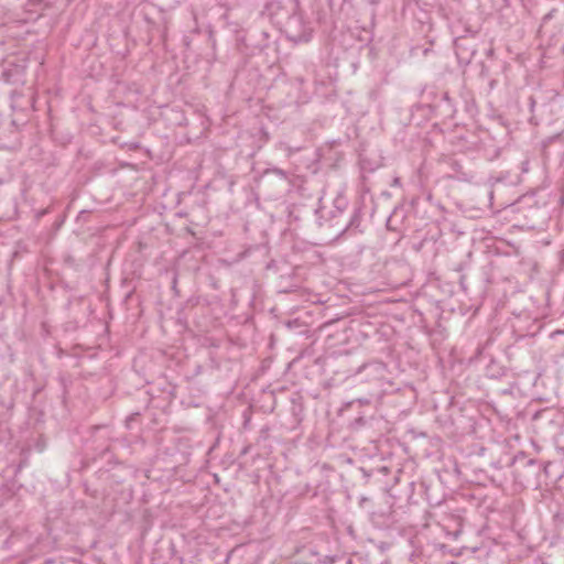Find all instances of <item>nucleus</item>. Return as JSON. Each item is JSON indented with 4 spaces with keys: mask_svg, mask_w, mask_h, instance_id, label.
Here are the masks:
<instances>
[{
    "mask_svg": "<svg viewBox=\"0 0 564 564\" xmlns=\"http://www.w3.org/2000/svg\"><path fill=\"white\" fill-rule=\"evenodd\" d=\"M334 563L335 562V557L334 556H324V560H322V563Z\"/></svg>",
    "mask_w": 564,
    "mask_h": 564,
    "instance_id": "obj_11",
    "label": "nucleus"
},
{
    "mask_svg": "<svg viewBox=\"0 0 564 564\" xmlns=\"http://www.w3.org/2000/svg\"><path fill=\"white\" fill-rule=\"evenodd\" d=\"M404 284H405V281H395L393 283L394 286L404 285Z\"/></svg>",
    "mask_w": 564,
    "mask_h": 564,
    "instance_id": "obj_13",
    "label": "nucleus"
},
{
    "mask_svg": "<svg viewBox=\"0 0 564 564\" xmlns=\"http://www.w3.org/2000/svg\"><path fill=\"white\" fill-rule=\"evenodd\" d=\"M334 204L338 213H343L347 206V203L344 197H337Z\"/></svg>",
    "mask_w": 564,
    "mask_h": 564,
    "instance_id": "obj_6",
    "label": "nucleus"
},
{
    "mask_svg": "<svg viewBox=\"0 0 564 564\" xmlns=\"http://www.w3.org/2000/svg\"><path fill=\"white\" fill-rule=\"evenodd\" d=\"M356 422H358V423H364V419H362V417H359V419H357V420H356Z\"/></svg>",
    "mask_w": 564,
    "mask_h": 564,
    "instance_id": "obj_14",
    "label": "nucleus"
},
{
    "mask_svg": "<svg viewBox=\"0 0 564 564\" xmlns=\"http://www.w3.org/2000/svg\"><path fill=\"white\" fill-rule=\"evenodd\" d=\"M518 180V175H516L514 178L510 180V172H507L506 174H501L499 177H497V182H506L509 181V183L513 184Z\"/></svg>",
    "mask_w": 564,
    "mask_h": 564,
    "instance_id": "obj_7",
    "label": "nucleus"
},
{
    "mask_svg": "<svg viewBox=\"0 0 564 564\" xmlns=\"http://www.w3.org/2000/svg\"><path fill=\"white\" fill-rule=\"evenodd\" d=\"M48 213V209H41L36 213V218L40 219L41 217H43L44 215H46Z\"/></svg>",
    "mask_w": 564,
    "mask_h": 564,
    "instance_id": "obj_10",
    "label": "nucleus"
},
{
    "mask_svg": "<svg viewBox=\"0 0 564 564\" xmlns=\"http://www.w3.org/2000/svg\"><path fill=\"white\" fill-rule=\"evenodd\" d=\"M275 173L276 175L281 176L282 178H286V173L283 171V170H280V169H273V170H268L265 173Z\"/></svg>",
    "mask_w": 564,
    "mask_h": 564,
    "instance_id": "obj_9",
    "label": "nucleus"
},
{
    "mask_svg": "<svg viewBox=\"0 0 564 564\" xmlns=\"http://www.w3.org/2000/svg\"><path fill=\"white\" fill-rule=\"evenodd\" d=\"M347 564H352L351 560H348Z\"/></svg>",
    "mask_w": 564,
    "mask_h": 564,
    "instance_id": "obj_16",
    "label": "nucleus"
},
{
    "mask_svg": "<svg viewBox=\"0 0 564 564\" xmlns=\"http://www.w3.org/2000/svg\"><path fill=\"white\" fill-rule=\"evenodd\" d=\"M296 553L300 555L297 560L299 564H319L322 563V558L313 547L311 546H302L296 550Z\"/></svg>",
    "mask_w": 564,
    "mask_h": 564,
    "instance_id": "obj_3",
    "label": "nucleus"
},
{
    "mask_svg": "<svg viewBox=\"0 0 564 564\" xmlns=\"http://www.w3.org/2000/svg\"><path fill=\"white\" fill-rule=\"evenodd\" d=\"M360 221H361L360 209L355 208L352 215L350 216V219L348 221L346 229H352V228L357 229L360 226Z\"/></svg>",
    "mask_w": 564,
    "mask_h": 564,
    "instance_id": "obj_4",
    "label": "nucleus"
},
{
    "mask_svg": "<svg viewBox=\"0 0 564 564\" xmlns=\"http://www.w3.org/2000/svg\"><path fill=\"white\" fill-rule=\"evenodd\" d=\"M367 380H369L372 386L380 387V380L383 378L386 372V367L382 362H375L365 365L361 371Z\"/></svg>",
    "mask_w": 564,
    "mask_h": 564,
    "instance_id": "obj_1",
    "label": "nucleus"
},
{
    "mask_svg": "<svg viewBox=\"0 0 564 564\" xmlns=\"http://www.w3.org/2000/svg\"><path fill=\"white\" fill-rule=\"evenodd\" d=\"M453 167L456 170L457 173H459L460 178L468 180V178L473 177V175L470 173L463 171L462 166L457 162H455L453 164Z\"/></svg>",
    "mask_w": 564,
    "mask_h": 564,
    "instance_id": "obj_5",
    "label": "nucleus"
},
{
    "mask_svg": "<svg viewBox=\"0 0 564 564\" xmlns=\"http://www.w3.org/2000/svg\"><path fill=\"white\" fill-rule=\"evenodd\" d=\"M400 268L401 269H406V265L405 264H401Z\"/></svg>",
    "mask_w": 564,
    "mask_h": 564,
    "instance_id": "obj_15",
    "label": "nucleus"
},
{
    "mask_svg": "<svg viewBox=\"0 0 564 564\" xmlns=\"http://www.w3.org/2000/svg\"><path fill=\"white\" fill-rule=\"evenodd\" d=\"M455 51L460 62L469 63L476 50L468 46V39L458 37L455 40Z\"/></svg>",
    "mask_w": 564,
    "mask_h": 564,
    "instance_id": "obj_2",
    "label": "nucleus"
},
{
    "mask_svg": "<svg viewBox=\"0 0 564 564\" xmlns=\"http://www.w3.org/2000/svg\"><path fill=\"white\" fill-rule=\"evenodd\" d=\"M375 395V392H369V397L366 398H358L356 402L360 403L361 405H368L370 404L371 397Z\"/></svg>",
    "mask_w": 564,
    "mask_h": 564,
    "instance_id": "obj_8",
    "label": "nucleus"
},
{
    "mask_svg": "<svg viewBox=\"0 0 564 564\" xmlns=\"http://www.w3.org/2000/svg\"><path fill=\"white\" fill-rule=\"evenodd\" d=\"M534 106H535V100L533 97H530V107H531L532 111H533Z\"/></svg>",
    "mask_w": 564,
    "mask_h": 564,
    "instance_id": "obj_12",
    "label": "nucleus"
}]
</instances>
